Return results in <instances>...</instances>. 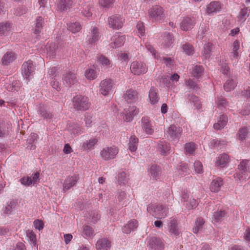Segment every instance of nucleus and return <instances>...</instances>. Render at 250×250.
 I'll return each instance as SVG.
<instances>
[{"mask_svg": "<svg viewBox=\"0 0 250 250\" xmlns=\"http://www.w3.org/2000/svg\"><path fill=\"white\" fill-rule=\"evenodd\" d=\"M142 127L147 134H152L153 132L152 126L149 124V122L147 118L142 119Z\"/></svg>", "mask_w": 250, "mask_h": 250, "instance_id": "obj_36", "label": "nucleus"}, {"mask_svg": "<svg viewBox=\"0 0 250 250\" xmlns=\"http://www.w3.org/2000/svg\"><path fill=\"white\" fill-rule=\"evenodd\" d=\"M15 204L14 202H10L3 209V212L6 214H10L15 208Z\"/></svg>", "mask_w": 250, "mask_h": 250, "instance_id": "obj_56", "label": "nucleus"}, {"mask_svg": "<svg viewBox=\"0 0 250 250\" xmlns=\"http://www.w3.org/2000/svg\"><path fill=\"white\" fill-rule=\"evenodd\" d=\"M225 215V212L224 211H219L214 212L213 214L212 222L215 223H218L221 221Z\"/></svg>", "mask_w": 250, "mask_h": 250, "instance_id": "obj_47", "label": "nucleus"}, {"mask_svg": "<svg viewBox=\"0 0 250 250\" xmlns=\"http://www.w3.org/2000/svg\"><path fill=\"white\" fill-rule=\"evenodd\" d=\"M94 230L93 229L87 225H84L83 227V233L84 235L88 237H92L94 236Z\"/></svg>", "mask_w": 250, "mask_h": 250, "instance_id": "obj_49", "label": "nucleus"}, {"mask_svg": "<svg viewBox=\"0 0 250 250\" xmlns=\"http://www.w3.org/2000/svg\"><path fill=\"white\" fill-rule=\"evenodd\" d=\"M194 23L193 19L186 17L183 20L181 23V28L183 31H188L193 28Z\"/></svg>", "mask_w": 250, "mask_h": 250, "instance_id": "obj_24", "label": "nucleus"}, {"mask_svg": "<svg viewBox=\"0 0 250 250\" xmlns=\"http://www.w3.org/2000/svg\"><path fill=\"white\" fill-rule=\"evenodd\" d=\"M148 174L150 179L160 180L162 174L161 167L155 164L151 165L148 169Z\"/></svg>", "mask_w": 250, "mask_h": 250, "instance_id": "obj_6", "label": "nucleus"}, {"mask_svg": "<svg viewBox=\"0 0 250 250\" xmlns=\"http://www.w3.org/2000/svg\"><path fill=\"white\" fill-rule=\"evenodd\" d=\"M39 112L41 116L44 119H51L53 117L52 113L48 110L43 104L40 105Z\"/></svg>", "mask_w": 250, "mask_h": 250, "instance_id": "obj_30", "label": "nucleus"}, {"mask_svg": "<svg viewBox=\"0 0 250 250\" xmlns=\"http://www.w3.org/2000/svg\"><path fill=\"white\" fill-rule=\"evenodd\" d=\"M235 86V84L232 80H227L224 85V89L227 92L233 89Z\"/></svg>", "mask_w": 250, "mask_h": 250, "instance_id": "obj_53", "label": "nucleus"}, {"mask_svg": "<svg viewBox=\"0 0 250 250\" xmlns=\"http://www.w3.org/2000/svg\"><path fill=\"white\" fill-rule=\"evenodd\" d=\"M136 28L138 30V33H140L141 36L145 35V29L144 23L143 22H138L136 25Z\"/></svg>", "mask_w": 250, "mask_h": 250, "instance_id": "obj_63", "label": "nucleus"}, {"mask_svg": "<svg viewBox=\"0 0 250 250\" xmlns=\"http://www.w3.org/2000/svg\"><path fill=\"white\" fill-rule=\"evenodd\" d=\"M88 37V42L89 44H94L98 41L99 37V33L96 27H93L90 35Z\"/></svg>", "mask_w": 250, "mask_h": 250, "instance_id": "obj_25", "label": "nucleus"}, {"mask_svg": "<svg viewBox=\"0 0 250 250\" xmlns=\"http://www.w3.org/2000/svg\"><path fill=\"white\" fill-rule=\"evenodd\" d=\"M108 24L113 29H118L121 28L123 25L122 19L116 16H112L108 18Z\"/></svg>", "mask_w": 250, "mask_h": 250, "instance_id": "obj_14", "label": "nucleus"}, {"mask_svg": "<svg viewBox=\"0 0 250 250\" xmlns=\"http://www.w3.org/2000/svg\"><path fill=\"white\" fill-rule=\"evenodd\" d=\"M239 138L241 140L246 139L248 134V129L246 127H243L240 129L239 131Z\"/></svg>", "mask_w": 250, "mask_h": 250, "instance_id": "obj_62", "label": "nucleus"}, {"mask_svg": "<svg viewBox=\"0 0 250 250\" xmlns=\"http://www.w3.org/2000/svg\"><path fill=\"white\" fill-rule=\"evenodd\" d=\"M62 80L63 83L68 85L74 84L77 82L76 74L71 71L66 72L63 75Z\"/></svg>", "mask_w": 250, "mask_h": 250, "instance_id": "obj_15", "label": "nucleus"}, {"mask_svg": "<svg viewBox=\"0 0 250 250\" xmlns=\"http://www.w3.org/2000/svg\"><path fill=\"white\" fill-rule=\"evenodd\" d=\"M123 97L127 103H133L138 100V93L135 90L131 88L125 91Z\"/></svg>", "mask_w": 250, "mask_h": 250, "instance_id": "obj_12", "label": "nucleus"}, {"mask_svg": "<svg viewBox=\"0 0 250 250\" xmlns=\"http://www.w3.org/2000/svg\"><path fill=\"white\" fill-rule=\"evenodd\" d=\"M228 163V157H216L215 161V166L220 167H226Z\"/></svg>", "mask_w": 250, "mask_h": 250, "instance_id": "obj_43", "label": "nucleus"}, {"mask_svg": "<svg viewBox=\"0 0 250 250\" xmlns=\"http://www.w3.org/2000/svg\"><path fill=\"white\" fill-rule=\"evenodd\" d=\"M43 23V19L41 17H39L37 18L36 23L35 26V29L34 33L35 34H39L42 27V24Z\"/></svg>", "mask_w": 250, "mask_h": 250, "instance_id": "obj_46", "label": "nucleus"}, {"mask_svg": "<svg viewBox=\"0 0 250 250\" xmlns=\"http://www.w3.org/2000/svg\"><path fill=\"white\" fill-rule=\"evenodd\" d=\"M34 71V64L31 60L23 63L22 65V73L23 76L26 79L28 78L30 75Z\"/></svg>", "mask_w": 250, "mask_h": 250, "instance_id": "obj_10", "label": "nucleus"}, {"mask_svg": "<svg viewBox=\"0 0 250 250\" xmlns=\"http://www.w3.org/2000/svg\"><path fill=\"white\" fill-rule=\"evenodd\" d=\"M27 239L32 247L37 246V238L35 233L31 230H27L26 231Z\"/></svg>", "mask_w": 250, "mask_h": 250, "instance_id": "obj_33", "label": "nucleus"}, {"mask_svg": "<svg viewBox=\"0 0 250 250\" xmlns=\"http://www.w3.org/2000/svg\"><path fill=\"white\" fill-rule=\"evenodd\" d=\"M166 242L161 238L152 237L148 241V247L154 250H164Z\"/></svg>", "mask_w": 250, "mask_h": 250, "instance_id": "obj_5", "label": "nucleus"}, {"mask_svg": "<svg viewBox=\"0 0 250 250\" xmlns=\"http://www.w3.org/2000/svg\"><path fill=\"white\" fill-rule=\"evenodd\" d=\"M168 205L163 203L149 204L147 207V211L158 219H164L168 214Z\"/></svg>", "mask_w": 250, "mask_h": 250, "instance_id": "obj_1", "label": "nucleus"}, {"mask_svg": "<svg viewBox=\"0 0 250 250\" xmlns=\"http://www.w3.org/2000/svg\"><path fill=\"white\" fill-rule=\"evenodd\" d=\"M79 178L78 176L76 175L67 177L63 184V189L68 190L74 186Z\"/></svg>", "mask_w": 250, "mask_h": 250, "instance_id": "obj_18", "label": "nucleus"}, {"mask_svg": "<svg viewBox=\"0 0 250 250\" xmlns=\"http://www.w3.org/2000/svg\"><path fill=\"white\" fill-rule=\"evenodd\" d=\"M34 226L36 229L40 231L43 229L44 224L42 220L37 219L34 221Z\"/></svg>", "mask_w": 250, "mask_h": 250, "instance_id": "obj_64", "label": "nucleus"}, {"mask_svg": "<svg viewBox=\"0 0 250 250\" xmlns=\"http://www.w3.org/2000/svg\"><path fill=\"white\" fill-rule=\"evenodd\" d=\"M182 132L180 127H176L175 125H170L168 127L167 133L172 139L179 137Z\"/></svg>", "mask_w": 250, "mask_h": 250, "instance_id": "obj_17", "label": "nucleus"}, {"mask_svg": "<svg viewBox=\"0 0 250 250\" xmlns=\"http://www.w3.org/2000/svg\"><path fill=\"white\" fill-rule=\"evenodd\" d=\"M67 130L71 133L77 135L81 133V128L78 123L73 122H68L66 126Z\"/></svg>", "mask_w": 250, "mask_h": 250, "instance_id": "obj_20", "label": "nucleus"}, {"mask_svg": "<svg viewBox=\"0 0 250 250\" xmlns=\"http://www.w3.org/2000/svg\"><path fill=\"white\" fill-rule=\"evenodd\" d=\"M197 145L194 142L187 143L185 145L184 149L187 154L194 155Z\"/></svg>", "mask_w": 250, "mask_h": 250, "instance_id": "obj_31", "label": "nucleus"}, {"mask_svg": "<svg viewBox=\"0 0 250 250\" xmlns=\"http://www.w3.org/2000/svg\"><path fill=\"white\" fill-rule=\"evenodd\" d=\"M223 185V182L221 178H216L211 182L210 189L213 192H218Z\"/></svg>", "mask_w": 250, "mask_h": 250, "instance_id": "obj_23", "label": "nucleus"}, {"mask_svg": "<svg viewBox=\"0 0 250 250\" xmlns=\"http://www.w3.org/2000/svg\"><path fill=\"white\" fill-rule=\"evenodd\" d=\"M216 103L217 107L220 108L221 110H222L223 108H225L228 104L226 100L223 98L222 96H220L217 98Z\"/></svg>", "mask_w": 250, "mask_h": 250, "instance_id": "obj_55", "label": "nucleus"}, {"mask_svg": "<svg viewBox=\"0 0 250 250\" xmlns=\"http://www.w3.org/2000/svg\"><path fill=\"white\" fill-rule=\"evenodd\" d=\"M12 25L8 21H4L0 23V35H4L10 31Z\"/></svg>", "mask_w": 250, "mask_h": 250, "instance_id": "obj_38", "label": "nucleus"}, {"mask_svg": "<svg viewBox=\"0 0 250 250\" xmlns=\"http://www.w3.org/2000/svg\"><path fill=\"white\" fill-rule=\"evenodd\" d=\"M149 15L151 18L156 21H160L164 19L165 14L162 7L155 5L149 10Z\"/></svg>", "mask_w": 250, "mask_h": 250, "instance_id": "obj_7", "label": "nucleus"}, {"mask_svg": "<svg viewBox=\"0 0 250 250\" xmlns=\"http://www.w3.org/2000/svg\"><path fill=\"white\" fill-rule=\"evenodd\" d=\"M112 81L106 79L102 81L100 83V91L102 94L106 96L109 94L113 87Z\"/></svg>", "mask_w": 250, "mask_h": 250, "instance_id": "obj_9", "label": "nucleus"}, {"mask_svg": "<svg viewBox=\"0 0 250 250\" xmlns=\"http://www.w3.org/2000/svg\"><path fill=\"white\" fill-rule=\"evenodd\" d=\"M212 46V43L209 42L205 44L204 46L203 55L205 56L206 58H208L209 57V54L211 51Z\"/></svg>", "mask_w": 250, "mask_h": 250, "instance_id": "obj_54", "label": "nucleus"}, {"mask_svg": "<svg viewBox=\"0 0 250 250\" xmlns=\"http://www.w3.org/2000/svg\"><path fill=\"white\" fill-rule=\"evenodd\" d=\"M149 98L151 104H154L158 103L159 97L156 88L151 87L149 92Z\"/></svg>", "mask_w": 250, "mask_h": 250, "instance_id": "obj_27", "label": "nucleus"}, {"mask_svg": "<svg viewBox=\"0 0 250 250\" xmlns=\"http://www.w3.org/2000/svg\"><path fill=\"white\" fill-rule=\"evenodd\" d=\"M158 148L160 150V154L162 155H168L170 154V147L167 143L158 145Z\"/></svg>", "mask_w": 250, "mask_h": 250, "instance_id": "obj_35", "label": "nucleus"}, {"mask_svg": "<svg viewBox=\"0 0 250 250\" xmlns=\"http://www.w3.org/2000/svg\"><path fill=\"white\" fill-rule=\"evenodd\" d=\"M125 40V38L124 36H119L115 35L111 38L112 42L110 43V46L112 48L120 47L123 45Z\"/></svg>", "mask_w": 250, "mask_h": 250, "instance_id": "obj_16", "label": "nucleus"}, {"mask_svg": "<svg viewBox=\"0 0 250 250\" xmlns=\"http://www.w3.org/2000/svg\"><path fill=\"white\" fill-rule=\"evenodd\" d=\"M131 72L134 75L144 74L147 71V68L143 62H133L130 66Z\"/></svg>", "mask_w": 250, "mask_h": 250, "instance_id": "obj_8", "label": "nucleus"}, {"mask_svg": "<svg viewBox=\"0 0 250 250\" xmlns=\"http://www.w3.org/2000/svg\"><path fill=\"white\" fill-rule=\"evenodd\" d=\"M16 58V56L15 53L12 52H7L2 58L1 62L2 64L6 65L12 62Z\"/></svg>", "mask_w": 250, "mask_h": 250, "instance_id": "obj_26", "label": "nucleus"}, {"mask_svg": "<svg viewBox=\"0 0 250 250\" xmlns=\"http://www.w3.org/2000/svg\"><path fill=\"white\" fill-rule=\"evenodd\" d=\"M163 44L165 47H169L173 42L174 37L169 33L165 32L163 37Z\"/></svg>", "mask_w": 250, "mask_h": 250, "instance_id": "obj_34", "label": "nucleus"}, {"mask_svg": "<svg viewBox=\"0 0 250 250\" xmlns=\"http://www.w3.org/2000/svg\"><path fill=\"white\" fill-rule=\"evenodd\" d=\"M138 143V139L132 135L130 137L128 143L129 149L131 151H134L136 150L137 144Z\"/></svg>", "mask_w": 250, "mask_h": 250, "instance_id": "obj_39", "label": "nucleus"}, {"mask_svg": "<svg viewBox=\"0 0 250 250\" xmlns=\"http://www.w3.org/2000/svg\"><path fill=\"white\" fill-rule=\"evenodd\" d=\"M85 76L88 80H93L97 78V73L94 69L90 68L85 71Z\"/></svg>", "mask_w": 250, "mask_h": 250, "instance_id": "obj_48", "label": "nucleus"}, {"mask_svg": "<svg viewBox=\"0 0 250 250\" xmlns=\"http://www.w3.org/2000/svg\"><path fill=\"white\" fill-rule=\"evenodd\" d=\"M97 138H91L89 140L86 141L83 143V147L84 149H89L91 148L94 145L98 142Z\"/></svg>", "mask_w": 250, "mask_h": 250, "instance_id": "obj_45", "label": "nucleus"}, {"mask_svg": "<svg viewBox=\"0 0 250 250\" xmlns=\"http://www.w3.org/2000/svg\"><path fill=\"white\" fill-rule=\"evenodd\" d=\"M181 202L183 203L186 208L188 210H191L197 206V201L189 197V194L187 191H183L181 194Z\"/></svg>", "mask_w": 250, "mask_h": 250, "instance_id": "obj_4", "label": "nucleus"}, {"mask_svg": "<svg viewBox=\"0 0 250 250\" xmlns=\"http://www.w3.org/2000/svg\"><path fill=\"white\" fill-rule=\"evenodd\" d=\"M204 72V68L201 65H195L193 66L191 72L192 75L196 78L201 77Z\"/></svg>", "mask_w": 250, "mask_h": 250, "instance_id": "obj_40", "label": "nucleus"}, {"mask_svg": "<svg viewBox=\"0 0 250 250\" xmlns=\"http://www.w3.org/2000/svg\"><path fill=\"white\" fill-rule=\"evenodd\" d=\"M195 171L197 173H201L203 172V165L201 162L195 161L194 164Z\"/></svg>", "mask_w": 250, "mask_h": 250, "instance_id": "obj_60", "label": "nucleus"}, {"mask_svg": "<svg viewBox=\"0 0 250 250\" xmlns=\"http://www.w3.org/2000/svg\"><path fill=\"white\" fill-rule=\"evenodd\" d=\"M168 229L169 232L174 235H178L179 234V229L177 227V221L175 218H171L169 219L168 223Z\"/></svg>", "mask_w": 250, "mask_h": 250, "instance_id": "obj_21", "label": "nucleus"}, {"mask_svg": "<svg viewBox=\"0 0 250 250\" xmlns=\"http://www.w3.org/2000/svg\"><path fill=\"white\" fill-rule=\"evenodd\" d=\"M227 122L228 118L227 116L222 115L220 117L218 122L214 124L213 127L216 130L221 129L226 125Z\"/></svg>", "mask_w": 250, "mask_h": 250, "instance_id": "obj_32", "label": "nucleus"}, {"mask_svg": "<svg viewBox=\"0 0 250 250\" xmlns=\"http://www.w3.org/2000/svg\"><path fill=\"white\" fill-rule=\"evenodd\" d=\"M128 175L124 171H120L118 172L116 179L118 184L121 186L125 185L128 182Z\"/></svg>", "mask_w": 250, "mask_h": 250, "instance_id": "obj_28", "label": "nucleus"}, {"mask_svg": "<svg viewBox=\"0 0 250 250\" xmlns=\"http://www.w3.org/2000/svg\"><path fill=\"white\" fill-rule=\"evenodd\" d=\"M249 11L250 10H249L247 7H244L242 9L238 16L239 20L244 22L246 19V18L249 16Z\"/></svg>", "mask_w": 250, "mask_h": 250, "instance_id": "obj_50", "label": "nucleus"}, {"mask_svg": "<svg viewBox=\"0 0 250 250\" xmlns=\"http://www.w3.org/2000/svg\"><path fill=\"white\" fill-rule=\"evenodd\" d=\"M178 170L181 176H184L189 174L190 172V169L188 165L186 163H181L179 166Z\"/></svg>", "mask_w": 250, "mask_h": 250, "instance_id": "obj_41", "label": "nucleus"}, {"mask_svg": "<svg viewBox=\"0 0 250 250\" xmlns=\"http://www.w3.org/2000/svg\"><path fill=\"white\" fill-rule=\"evenodd\" d=\"M118 148L115 146H113L103 148L101 152V155L102 156H115L118 154Z\"/></svg>", "mask_w": 250, "mask_h": 250, "instance_id": "obj_19", "label": "nucleus"}, {"mask_svg": "<svg viewBox=\"0 0 250 250\" xmlns=\"http://www.w3.org/2000/svg\"><path fill=\"white\" fill-rule=\"evenodd\" d=\"M249 167V162L248 160H242L238 166L239 172L234 174L235 180L239 181L241 183L248 180L250 177Z\"/></svg>", "mask_w": 250, "mask_h": 250, "instance_id": "obj_2", "label": "nucleus"}, {"mask_svg": "<svg viewBox=\"0 0 250 250\" xmlns=\"http://www.w3.org/2000/svg\"><path fill=\"white\" fill-rule=\"evenodd\" d=\"M160 60L168 67H171L174 64V61L171 58L163 57L161 58Z\"/></svg>", "mask_w": 250, "mask_h": 250, "instance_id": "obj_59", "label": "nucleus"}, {"mask_svg": "<svg viewBox=\"0 0 250 250\" xmlns=\"http://www.w3.org/2000/svg\"><path fill=\"white\" fill-rule=\"evenodd\" d=\"M73 4L72 0H60L57 3V7L61 11H65L70 9Z\"/></svg>", "mask_w": 250, "mask_h": 250, "instance_id": "obj_22", "label": "nucleus"}, {"mask_svg": "<svg viewBox=\"0 0 250 250\" xmlns=\"http://www.w3.org/2000/svg\"><path fill=\"white\" fill-rule=\"evenodd\" d=\"M111 246V241L107 238H100L96 243L97 250H110Z\"/></svg>", "mask_w": 250, "mask_h": 250, "instance_id": "obj_11", "label": "nucleus"}, {"mask_svg": "<svg viewBox=\"0 0 250 250\" xmlns=\"http://www.w3.org/2000/svg\"><path fill=\"white\" fill-rule=\"evenodd\" d=\"M90 103L87 97L78 95L73 99V105L77 111L86 110L90 107Z\"/></svg>", "mask_w": 250, "mask_h": 250, "instance_id": "obj_3", "label": "nucleus"}, {"mask_svg": "<svg viewBox=\"0 0 250 250\" xmlns=\"http://www.w3.org/2000/svg\"><path fill=\"white\" fill-rule=\"evenodd\" d=\"M126 198V194L125 191H121L118 196V200L122 205L126 206L127 202L125 200Z\"/></svg>", "mask_w": 250, "mask_h": 250, "instance_id": "obj_58", "label": "nucleus"}, {"mask_svg": "<svg viewBox=\"0 0 250 250\" xmlns=\"http://www.w3.org/2000/svg\"><path fill=\"white\" fill-rule=\"evenodd\" d=\"M220 8V4L218 1H212L208 5L206 11L208 14H209L219 11Z\"/></svg>", "mask_w": 250, "mask_h": 250, "instance_id": "obj_29", "label": "nucleus"}, {"mask_svg": "<svg viewBox=\"0 0 250 250\" xmlns=\"http://www.w3.org/2000/svg\"><path fill=\"white\" fill-rule=\"evenodd\" d=\"M183 49L184 51L188 55H190L193 54L194 50L193 46L188 43H185L183 45Z\"/></svg>", "mask_w": 250, "mask_h": 250, "instance_id": "obj_57", "label": "nucleus"}, {"mask_svg": "<svg viewBox=\"0 0 250 250\" xmlns=\"http://www.w3.org/2000/svg\"><path fill=\"white\" fill-rule=\"evenodd\" d=\"M187 86L194 90H197L199 89L198 85L192 80H188L186 82Z\"/></svg>", "mask_w": 250, "mask_h": 250, "instance_id": "obj_61", "label": "nucleus"}, {"mask_svg": "<svg viewBox=\"0 0 250 250\" xmlns=\"http://www.w3.org/2000/svg\"><path fill=\"white\" fill-rule=\"evenodd\" d=\"M189 101L194 104L197 109H199L202 107V104L198 97L193 94H191L190 96L189 95Z\"/></svg>", "mask_w": 250, "mask_h": 250, "instance_id": "obj_44", "label": "nucleus"}, {"mask_svg": "<svg viewBox=\"0 0 250 250\" xmlns=\"http://www.w3.org/2000/svg\"><path fill=\"white\" fill-rule=\"evenodd\" d=\"M58 46L55 42H51L47 49V54L50 56H54Z\"/></svg>", "mask_w": 250, "mask_h": 250, "instance_id": "obj_51", "label": "nucleus"}, {"mask_svg": "<svg viewBox=\"0 0 250 250\" xmlns=\"http://www.w3.org/2000/svg\"><path fill=\"white\" fill-rule=\"evenodd\" d=\"M138 227V222L135 219L129 220L122 228V231L126 234H129L132 231L136 230Z\"/></svg>", "mask_w": 250, "mask_h": 250, "instance_id": "obj_13", "label": "nucleus"}, {"mask_svg": "<svg viewBox=\"0 0 250 250\" xmlns=\"http://www.w3.org/2000/svg\"><path fill=\"white\" fill-rule=\"evenodd\" d=\"M68 29L73 33L79 32L82 29V26L77 22H72L68 25Z\"/></svg>", "mask_w": 250, "mask_h": 250, "instance_id": "obj_42", "label": "nucleus"}, {"mask_svg": "<svg viewBox=\"0 0 250 250\" xmlns=\"http://www.w3.org/2000/svg\"><path fill=\"white\" fill-rule=\"evenodd\" d=\"M205 221L201 217L197 218L196 220L195 225L193 228V232L194 233H197L201 230L203 228Z\"/></svg>", "mask_w": 250, "mask_h": 250, "instance_id": "obj_37", "label": "nucleus"}, {"mask_svg": "<svg viewBox=\"0 0 250 250\" xmlns=\"http://www.w3.org/2000/svg\"><path fill=\"white\" fill-rule=\"evenodd\" d=\"M83 15L86 17H91L92 15L91 11V7L89 4L85 3L83 6V9L82 10Z\"/></svg>", "mask_w": 250, "mask_h": 250, "instance_id": "obj_52", "label": "nucleus"}]
</instances>
